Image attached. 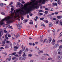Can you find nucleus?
<instances>
[{
    "mask_svg": "<svg viewBox=\"0 0 62 62\" xmlns=\"http://www.w3.org/2000/svg\"><path fill=\"white\" fill-rule=\"evenodd\" d=\"M16 53H17L16 52H14V53H12V54H13V55H15V54H16Z\"/></svg>",
    "mask_w": 62,
    "mask_h": 62,
    "instance_id": "nucleus-33",
    "label": "nucleus"
},
{
    "mask_svg": "<svg viewBox=\"0 0 62 62\" xmlns=\"http://www.w3.org/2000/svg\"><path fill=\"white\" fill-rule=\"evenodd\" d=\"M18 54H22V50H20L19 52H18Z\"/></svg>",
    "mask_w": 62,
    "mask_h": 62,
    "instance_id": "nucleus-20",
    "label": "nucleus"
},
{
    "mask_svg": "<svg viewBox=\"0 0 62 62\" xmlns=\"http://www.w3.org/2000/svg\"><path fill=\"white\" fill-rule=\"evenodd\" d=\"M16 46L17 47H18V48H19V46H20V45H19V44H17V45Z\"/></svg>",
    "mask_w": 62,
    "mask_h": 62,
    "instance_id": "nucleus-43",
    "label": "nucleus"
},
{
    "mask_svg": "<svg viewBox=\"0 0 62 62\" xmlns=\"http://www.w3.org/2000/svg\"><path fill=\"white\" fill-rule=\"evenodd\" d=\"M49 9L51 11H53L54 10V9L52 8H50Z\"/></svg>",
    "mask_w": 62,
    "mask_h": 62,
    "instance_id": "nucleus-24",
    "label": "nucleus"
},
{
    "mask_svg": "<svg viewBox=\"0 0 62 62\" xmlns=\"http://www.w3.org/2000/svg\"><path fill=\"white\" fill-rule=\"evenodd\" d=\"M9 57H12V54H9Z\"/></svg>",
    "mask_w": 62,
    "mask_h": 62,
    "instance_id": "nucleus-21",
    "label": "nucleus"
},
{
    "mask_svg": "<svg viewBox=\"0 0 62 62\" xmlns=\"http://www.w3.org/2000/svg\"><path fill=\"white\" fill-rule=\"evenodd\" d=\"M13 4V2H11L10 3L9 5H11L12 4Z\"/></svg>",
    "mask_w": 62,
    "mask_h": 62,
    "instance_id": "nucleus-34",
    "label": "nucleus"
},
{
    "mask_svg": "<svg viewBox=\"0 0 62 62\" xmlns=\"http://www.w3.org/2000/svg\"><path fill=\"white\" fill-rule=\"evenodd\" d=\"M26 50L27 52H28V48H26Z\"/></svg>",
    "mask_w": 62,
    "mask_h": 62,
    "instance_id": "nucleus-49",
    "label": "nucleus"
},
{
    "mask_svg": "<svg viewBox=\"0 0 62 62\" xmlns=\"http://www.w3.org/2000/svg\"><path fill=\"white\" fill-rule=\"evenodd\" d=\"M27 17L28 18H29V15H27Z\"/></svg>",
    "mask_w": 62,
    "mask_h": 62,
    "instance_id": "nucleus-51",
    "label": "nucleus"
},
{
    "mask_svg": "<svg viewBox=\"0 0 62 62\" xmlns=\"http://www.w3.org/2000/svg\"><path fill=\"white\" fill-rule=\"evenodd\" d=\"M47 40V39H45V40H44L43 42L44 43V42H46V41Z\"/></svg>",
    "mask_w": 62,
    "mask_h": 62,
    "instance_id": "nucleus-31",
    "label": "nucleus"
},
{
    "mask_svg": "<svg viewBox=\"0 0 62 62\" xmlns=\"http://www.w3.org/2000/svg\"><path fill=\"white\" fill-rule=\"evenodd\" d=\"M56 18H53V20H56Z\"/></svg>",
    "mask_w": 62,
    "mask_h": 62,
    "instance_id": "nucleus-54",
    "label": "nucleus"
},
{
    "mask_svg": "<svg viewBox=\"0 0 62 62\" xmlns=\"http://www.w3.org/2000/svg\"><path fill=\"white\" fill-rule=\"evenodd\" d=\"M5 47L6 49H8L9 48L8 46L7 45H5Z\"/></svg>",
    "mask_w": 62,
    "mask_h": 62,
    "instance_id": "nucleus-14",
    "label": "nucleus"
},
{
    "mask_svg": "<svg viewBox=\"0 0 62 62\" xmlns=\"http://www.w3.org/2000/svg\"><path fill=\"white\" fill-rule=\"evenodd\" d=\"M22 52L23 53H25V50L24 49H23L22 50Z\"/></svg>",
    "mask_w": 62,
    "mask_h": 62,
    "instance_id": "nucleus-32",
    "label": "nucleus"
},
{
    "mask_svg": "<svg viewBox=\"0 0 62 62\" xmlns=\"http://www.w3.org/2000/svg\"><path fill=\"white\" fill-rule=\"evenodd\" d=\"M59 42H61L60 40H58L57 41V43H59Z\"/></svg>",
    "mask_w": 62,
    "mask_h": 62,
    "instance_id": "nucleus-42",
    "label": "nucleus"
},
{
    "mask_svg": "<svg viewBox=\"0 0 62 62\" xmlns=\"http://www.w3.org/2000/svg\"><path fill=\"white\" fill-rule=\"evenodd\" d=\"M52 31L53 32H55V30H52Z\"/></svg>",
    "mask_w": 62,
    "mask_h": 62,
    "instance_id": "nucleus-52",
    "label": "nucleus"
},
{
    "mask_svg": "<svg viewBox=\"0 0 62 62\" xmlns=\"http://www.w3.org/2000/svg\"><path fill=\"white\" fill-rule=\"evenodd\" d=\"M8 36L9 38H10V37H11V35H8Z\"/></svg>",
    "mask_w": 62,
    "mask_h": 62,
    "instance_id": "nucleus-48",
    "label": "nucleus"
},
{
    "mask_svg": "<svg viewBox=\"0 0 62 62\" xmlns=\"http://www.w3.org/2000/svg\"><path fill=\"white\" fill-rule=\"evenodd\" d=\"M61 51V49L59 48L58 49L57 51L58 52V54H60V55H62V53H61L60 52Z\"/></svg>",
    "mask_w": 62,
    "mask_h": 62,
    "instance_id": "nucleus-5",
    "label": "nucleus"
},
{
    "mask_svg": "<svg viewBox=\"0 0 62 62\" xmlns=\"http://www.w3.org/2000/svg\"><path fill=\"white\" fill-rule=\"evenodd\" d=\"M24 21L25 22V23H26L27 22V20H24Z\"/></svg>",
    "mask_w": 62,
    "mask_h": 62,
    "instance_id": "nucleus-63",
    "label": "nucleus"
},
{
    "mask_svg": "<svg viewBox=\"0 0 62 62\" xmlns=\"http://www.w3.org/2000/svg\"><path fill=\"white\" fill-rule=\"evenodd\" d=\"M43 19H44V18L43 17L42 18H41L40 19V20H43Z\"/></svg>",
    "mask_w": 62,
    "mask_h": 62,
    "instance_id": "nucleus-46",
    "label": "nucleus"
},
{
    "mask_svg": "<svg viewBox=\"0 0 62 62\" xmlns=\"http://www.w3.org/2000/svg\"><path fill=\"white\" fill-rule=\"evenodd\" d=\"M55 14H56V15H57L58 14V12H56L55 13Z\"/></svg>",
    "mask_w": 62,
    "mask_h": 62,
    "instance_id": "nucleus-40",
    "label": "nucleus"
},
{
    "mask_svg": "<svg viewBox=\"0 0 62 62\" xmlns=\"http://www.w3.org/2000/svg\"><path fill=\"white\" fill-rule=\"evenodd\" d=\"M39 52H40V53H43V51H39Z\"/></svg>",
    "mask_w": 62,
    "mask_h": 62,
    "instance_id": "nucleus-28",
    "label": "nucleus"
},
{
    "mask_svg": "<svg viewBox=\"0 0 62 62\" xmlns=\"http://www.w3.org/2000/svg\"><path fill=\"white\" fill-rule=\"evenodd\" d=\"M39 15L40 16L42 15H43V14H42V13H39Z\"/></svg>",
    "mask_w": 62,
    "mask_h": 62,
    "instance_id": "nucleus-37",
    "label": "nucleus"
},
{
    "mask_svg": "<svg viewBox=\"0 0 62 62\" xmlns=\"http://www.w3.org/2000/svg\"><path fill=\"white\" fill-rule=\"evenodd\" d=\"M32 56V54H30L28 55V56H30V57H31Z\"/></svg>",
    "mask_w": 62,
    "mask_h": 62,
    "instance_id": "nucleus-29",
    "label": "nucleus"
},
{
    "mask_svg": "<svg viewBox=\"0 0 62 62\" xmlns=\"http://www.w3.org/2000/svg\"><path fill=\"white\" fill-rule=\"evenodd\" d=\"M26 58L24 57H20L19 58V60H24L26 59Z\"/></svg>",
    "mask_w": 62,
    "mask_h": 62,
    "instance_id": "nucleus-4",
    "label": "nucleus"
},
{
    "mask_svg": "<svg viewBox=\"0 0 62 62\" xmlns=\"http://www.w3.org/2000/svg\"><path fill=\"white\" fill-rule=\"evenodd\" d=\"M18 23L19 25H21V24L20 23V22H18Z\"/></svg>",
    "mask_w": 62,
    "mask_h": 62,
    "instance_id": "nucleus-39",
    "label": "nucleus"
},
{
    "mask_svg": "<svg viewBox=\"0 0 62 62\" xmlns=\"http://www.w3.org/2000/svg\"><path fill=\"white\" fill-rule=\"evenodd\" d=\"M6 39H8V37H5Z\"/></svg>",
    "mask_w": 62,
    "mask_h": 62,
    "instance_id": "nucleus-62",
    "label": "nucleus"
},
{
    "mask_svg": "<svg viewBox=\"0 0 62 62\" xmlns=\"http://www.w3.org/2000/svg\"><path fill=\"white\" fill-rule=\"evenodd\" d=\"M4 33H7V31H6V30H4Z\"/></svg>",
    "mask_w": 62,
    "mask_h": 62,
    "instance_id": "nucleus-53",
    "label": "nucleus"
},
{
    "mask_svg": "<svg viewBox=\"0 0 62 62\" xmlns=\"http://www.w3.org/2000/svg\"><path fill=\"white\" fill-rule=\"evenodd\" d=\"M14 48L15 49H18V47L17 46H14Z\"/></svg>",
    "mask_w": 62,
    "mask_h": 62,
    "instance_id": "nucleus-23",
    "label": "nucleus"
},
{
    "mask_svg": "<svg viewBox=\"0 0 62 62\" xmlns=\"http://www.w3.org/2000/svg\"><path fill=\"white\" fill-rule=\"evenodd\" d=\"M9 28H11V29H12V26H10L9 27Z\"/></svg>",
    "mask_w": 62,
    "mask_h": 62,
    "instance_id": "nucleus-41",
    "label": "nucleus"
},
{
    "mask_svg": "<svg viewBox=\"0 0 62 62\" xmlns=\"http://www.w3.org/2000/svg\"><path fill=\"white\" fill-rule=\"evenodd\" d=\"M15 59H16V57H13L12 58V59L13 60H14Z\"/></svg>",
    "mask_w": 62,
    "mask_h": 62,
    "instance_id": "nucleus-47",
    "label": "nucleus"
},
{
    "mask_svg": "<svg viewBox=\"0 0 62 62\" xmlns=\"http://www.w3.org/2000/svg\"><path fill=\"white\" fill-rule=\"evenodd\" d=\"M41 26H43L44 27H45V25L44 24H41Z\"/></svg>",
    "mask_w": 62,
    "mask_h": 62,
    "instance_id": "nucleus-27",
    "label": "nucleus"
},
{
    "mask_svg": "<svg viewBox=\"0 0 62 62\" xmlns=\"http://www.w3.org/2000/svg\"><path fill=\"white\" fill-rule=\"evenodd\" d=\"M29 24H32L33 23V21L31 20L29 22Z\"/></svg>",
    "mask_w": 62,
    "mask_h": 62,
    "instance_id": "nucleus-15",
    "label": "nucleus"
},
{
    "mask_svg": "<svg viewBox=\"0 0 62 62\" xmlns=\"http://www.w3.org/2000/svg\"><path fill=\"white\" fill-rule=\"evenodd\" d=\"M59 46V44H57L55 45L54 47L56 48Z\"/></svg>",
    "mask_w": 62,
    "mask_h": 62,
    "instance_id": "nucleus-8",
    "label": "nucleus"
},
{
    "mask_svg": "<svg viewBox=\"0 0 62 62\" xmlns=\"http://www.w3.org/2000/svg\"><path fill=\"white\" fill-rule=\"evenodd\" d=\"M39 12H43L42 11V10H39Z\"/></svg>",
    "mask_w": 62,
    "mask_h": 62,
    "instance_id": "nucleus-56",
    "label": "nucleus"
},
{
    "mask_svg": "<svg viewBox=\"0 0 62 62\" xmlns=\"http://www.w3.org/2000/svg\"><path fill=\"white\" fill-rule=\"evenodd\" d=\"M60 24H61V25H62V21H60Z\"/></svg>",
    "mask_w": 62,
    "mask_h": 62,
    "instance_id": "nucleus-45",
    "label": "nucleus"
},
{
    "mask_svg": "<svg viewBox=\"0 0 62 62\" xmlns=\"http://www.w3.org/2000/svg\"><path fill=\"white\" fill-rule=\"evenodd\" d=\"M48 39L49 40V43H50L52 41V38H51V37H49L48 38Z\"/></svg>",
    "mask_w": 62,
    "mask_h": 62,
    "instance_id": "nucleus-6",
    "label": "nucleus"
},
{
    "mask_svg": "<svg viewBox=\"0 0 62 62\" xmlns=\"http://www.w3.org/2000/svg\"><path fill=\"white\" fill-rule=\"evenodd\" d=\"M48 13V12L47 11H45V14H47V13Z\"/></svg>",
    "mask_w": 62,
    "mask_h": 62,
    "instance_id": "nucleus-36",
    "label": "nucleus"
},
{
    "mask_svg": "<svg viewBox=\"0 0 62 62\" xmlns=\"http://www.w3.org/2000/svg\"><path fill=\"white\" fill-rule=\"evenodd\" d=\"M62 48V45L60 46L59 47V49H61Z\"/></svg>",
    "mask_w": 62,
    "mask_h": 62,
    "instance_id": "nucleus-26",
    "label": "nucleus"
},
{
    "mask_svg": "<svg viewBox=\"0 0 62 62\" xmlns=\"http://www.w3.org/2000/svg\"><path fill=\"white\" fill-rule=\"evenodd\" d=\"M14 50L15 52H16L17 51V49L16 48H14Z\"/></svg>",
    "mask_w": 62,
    "mask_h": 62,
    "instance_id": "nucleus-44",
    "label": "nucleus"
},
{
    "mask_svg": "<svg viewBox=\"0 0 62 62\" xmlns=\"http://www.w3.org/2000/svg\"><path fill=\"white\" fill-rule=\"evenodd\" d=\"M57 2L59 5H60V4H61V1H60V0H58Z\"/></svg>",
    "mask_w": 62,
    "mask_h": 62,
    "instance_id": "nucleus-12",
    "label": "nucleus"
},
{
    "mask_svg": "<svg viewBox=\"0 0 62 62\" xmlns=\"http://www.w3.org/2000/svg\"><path fill=\"white\" fill-rule=\"evenodd\" d=\"M49 27H52L53 26V24L52 23H50L49 24Z\"/></svg>",
    "mask_w": 62,
    "mask_h": 62,
    "instance_id": "nucleus-16",
    "label": "nucleus"
},
{
    "mask_svg": "<svg viewBox=\"0 0 62 62\" xmlns=\"http://www.w3.org/2000/svg\"><path fill=\"white\" fill-rule=\"evenodd\" d=\"M35 1H36V0H32V2L33 3H35Z\"/></svg>",
    "mask_w": 62,
    "mask_h": 62,
    "instance_id": "nucleus-58",
    "label": "nucleus"
},
{
    "mask_svg": "<svg viewBox=\"0 0 62 62\" xmlns=\"http://www.w3.org/2000/svg\"><path fill=\"white\" fill-rule=\"evenodd\" d=\"M17 8H19V7H20L21 6V3L20 2H18L17 4Z\"/></svg>",
    "mask_w": 62,
    "mask_h": 62,
    "instance_id": "nucleus-7",
    "label": "nucleus"
},
{
    "mask_svg": "<svg viewBox=\"0 0 62 62\" xmlns=\"http://www.w3.org/2000/svg\"><path fill=\"white\" fill-rule=\"evenodd\" d=\"M62 57L61 56H59L58 57V59L60 60L62 59Z\"/></svg>",
    "mask_w": 62,
    "mask_h": 62,
    "instance_id": "nucleus-9",
    "label": "nucleus"
},
{
    "mask_svg": "<svg viewBox=\"0 0 62 62\" xmlns=\"http://www.w3.org/2000/svg\"><path fill=\"white\" fill-rule=\"evenodd\" d=\"M13 16L10 17L9 16H8L6 18H4L0 21V25H2L4 23L3 21H6L7 23H12L13 22Z\"/></svg>",
    "mask_w": 62,
    "mask_h": 62,
    "instance_id": "nucleus-2",
    "label": "nucleus"
},
{
    "mask_svg": "<svg viewBox=\"0 0 62 62\" xmlns=\"http://www.w3.org/2000/svg\"><path fill=\"white\" fill-rule=\"evenodd\" d=\"M52 58H49L48 59V60H52Z\"/></svg>",
    "mask_w": 62,
    "mask_h": 62,
    "instance_id": "nucleus-25",
    "label": "nucleus"
},
{
    "mask_svg": "<svg viewBox=\"0 0 62 62\" xmlns=\"http://www.w3.org/2000/svg\"><path fill=\"white\" fill-rule=\"evenodd\" d=\"M2 43L3 44H4L5 43H6V42L5 41H3L2 42Z\"/></svg>",
    "mask_w": 62,
    "mask_h": 62,
    "instance_id": "nucleus-30",
    "label": "nucleus"
},
{
    "mask_svg": "<svg viewBox=\"0 0 62 62\" xmlns=\"http://www.w3.org/2000/svg\"><path fill=\"white\" fill-rule=\"evenodd\" d=\"M52 43L53 44V45H54V43H53L54 42H55V40H54V39H53V41H52Z\"/></svg>",
    "mask_w": 62,
    "mask_h": 62,
    "instance_id": "nucleus-17",
    "label": "nucleus"
},
{
    "mask_svg": "<svg viewBox=\"0 0 62 62\" xmlns=\"http://www.w3.org/2000/svg\"><path fill=\"white\" fill-rule=\"evenodd\" d=\"M46 0H41L39 1V3H41L42 2V4H45V1Z\"/></svg>",
    "mask_w": 62,
    "mask_h": 62,
    "instance_id": "nucleus-3",
    "label": "nucleus"
},
{
    "mask_svg": "<svg viewBox=\"0 0 62 62\" xmlns=\"http://www.w3.org/2000/svg\"><path fill=\"white\" fill-rule=\"evenodd\" d=\"M1 14L2 15H5V13L4 12H2L1 13Z\"/></svg>",
    "mask_w": 62,
    "mask_h": 62,
    "instance_id": "nucleus-35",
    "label": "nucleus"
},
{
    "mask_svg": "<svg viewBox=\"0 0 62 62\" xmlns=\"http://www.w3.org/2000/svg\"><path fill=\"white\" fill-rule=\"evenodd\" d=\"M38 54H41L39 52H38Z\"/></svg>",
    "mask_w": 62,
    "mask_h": 62,
    "instance_id": "nucleus-64",
    "label": "nucleus"
},
{
    "mask_svg": "<svg viewBox=\"0 0 62 62\" xmlns=\"http://www.w3.org/2000/svg\"><path fill=\"white\" fill-rule=\"evenodd\" d=\"M11 60V58H9L8 59V60L9 61H10Z\"/></svg>",
    "mask_w": 62,
    "mask_h": 62,
    "instance_id": "nucleus-59",
    "label": "nucleus"
},
{
    "mask_svg": "<svg viewBox=\"0 0 62 62\" xmlns=\"http://www.w3.org/2000/svg\"><path fill=\"white\" fill-rule=\"evenodd\" d=\"M38 4V1H36V2L34 3L32 5V6H30L29 8L27 7V6L26 5L25 7L24 8L22 7H21L22 8L21 9H17L16 10L14 11V12L15 13V18H16L17 17H19L20 14L21 15H24V14H24V11L23 10V9L25 10H26L27 11V14H28L30 11L32 10L33 9H34L35 8L36 9H38L39 8V7L38 6H36L35 5H37Z\"/></svg>",
    "mask_w": 62,
    "mask_h": 62,
    "instance_id": "nucleus-1",
    "label": "nucleus"
},
{
    "mask_svg": "<svg viewBox=\"0 0 62 62\" xmlns=\"http://www.w3.org/2000/svg\"><path fill=\"white\" fill-rule=\"evenodd\" d=\"M0 6L1 7H4V4H3V3H1L0 4Z\"/></svg>",
    "mask_w": 62,
    "mask_h": 62,
    "instance_id": "nucleus-18",
    "label": "nucleus"
},
{
    "mask_svg": "<svg viewBox=\"0 0 62 62\" xmlns=\"http://www.w3.org/2000/svg\"><path fill=\"white\" fill-rule=\"evenodd\" d=\"M55 6H56V7H57V3H55Z\"/></svg>",
    "mask_w": 62,
    "mask_h": 62,
    "instance_id": "nucleus-50",
    "label": "nucleus"
},
{
    "mask_svg": "<svg viewBox=\"0 0 62 62\" xmlns=\"http://www.w3.org/2000/svg\"><path fill=\"white\" fill-rule=\"evenodd\" d=\"M57 18L58 19H61L62 18V16H57Z\"/></svg>",
    "mask_w": 62,
    "mask_h": 62,
    "instance_id": "nucleus-13",
    "label": "nucleus"
},
{
    "mask_svg": "<svg viewBox=\"0 0 62 62\" xmlns=\"http://www.w3.org/2000/svg\"><path fill=\"white\" fill-rule=\"evenodd\" d=\"M56 24H58V22H59V20H56Z\"/></svg>",
    "mask_w": 62,
    "mask_h": 62,
    "instance_id": "nucleus-22",
    "label": "nucleus"
},
{
    "mask_svg": "<svg viewBox=\"0 0 62 62\" xmlns=\"http://www.w3.org/2000/svg\"><path fill=\"white\" fill-rule=\"evenodd\" d=\"M26 56V55L25 54V53H24L23 55V56Z\"/></svg>",
    "mask_w": 62,
    "mask_h": 62,
    "instance_id": "nucleus-38",
    "label": "nucleus"
},
{
    "mask_svg": "<svg viewBox=\"0 0 62 62\" xmlns=\"http://www.w3.org/2000/svg\"><path fill=\"white\" fill-rule=\"evenodd\" d=\"M10 42L9 41H7L6 42H7V43H9Z\"/></svg>",
    "mask_w": 62,
    "mask_h": 62,
    "instance_id": "nucleus-61",
    "label": "nucleus"
},
{
    "mask_svg": "<svg viewBox=\"0 0 62 62\" xmlns=\"http://www.w3.org/2000/svg\"><path fill=\"white\" fill-rule=\"evenodd\" d=\"M45 9L46 10H48L49 9L47 8H45Z\"/></svg>",
    "mask_w": 62,
    "mask_h": 62,
    "instance_id": "nucleus-57",
    "label": "nucleus"
},
{
    "mask_svg": "<svg viewBox=\"0 0 62 62\" xmlns=\"http://www.w3.org/2000/svg\"><path fill=\"white\" fill-rule=\"evenodd\" d=\"M30 16H32V15H33V14H32L31 13L30 14Z\"/></svg>",
    "mask_w": 62,
    "mask_h": 62,
    "instance_id": "nucleus-60",
    "label": "nucleus"
},
{
    "mask_svg": "<svg viewBox=\"0 0 62 62\" xmlns=\"http://www.w3.org/2000/svg\"><path fill=\"white\" fill-rule=\"evenodd\" d=\"M17 25V27H18V28L19 29H21V27H22V26L20 25Z\"/></svg>",
    "mask_w": 62,
    "mask_h": 62,
    "instance_id": "nucleus-11",
    "label": "nucleus"
},
{
    "mask_svg": "<svg viewBox=\"0 0 62 62\" xmlns=\"http://www.w3.org/2000/svg\"><path fill=\"white\" fill-rule=\"evenodd\" d=\"M11 10L12 11H13V10H14V9L13 8H12L11 9Z\"/></svg>",
    "mask_w": 62,
    "mask_h": 62,
    "instance_id": "nucleus-55",
    "label": "nucleus"
},
{
    "mask_svg": "<svg viewBox=\"0 0 62 62\" xmlns=\"http://www.w3.org/2000/svg\"><path fill=\"white\" fill-rule=\"evenodd\" d=\"M20 36V34L19 33H18L16 36V38H19Z\"/></svg>",
    "mask_w": 62,
    "mask_h": 62,
    "instance_id": "nucleus-10",
    "label": "nucleus"
},
{
    "mask_svg": "<svg viewBox=\"0 0 62 62\" xmlns=\"http://www.w3.org/2000/svg\"><path fill=\"white\" fill-rule=\"evenodd\" d=\"M44 22H45L46 23H48V21L47 20H45L43 21Z\"/></svg>",
    "mask_w": 62,
    "mask_h": 62,
    "instance_id": "nucleus-19",
    "label": "nucleus"
}]
</instances>
